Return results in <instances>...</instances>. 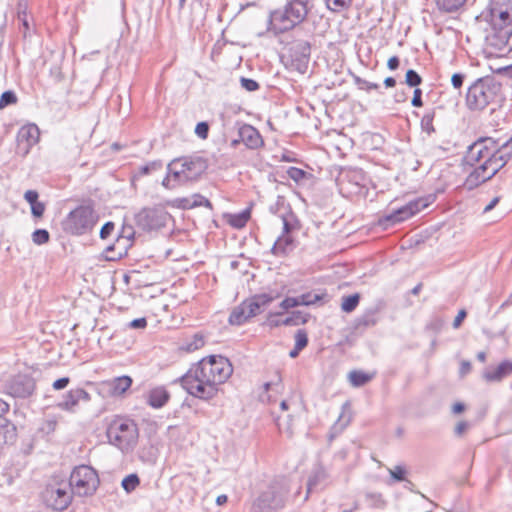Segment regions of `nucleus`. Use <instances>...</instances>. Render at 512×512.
<instances>
[{"label":"nucleus","instance_id":"nucleus-21","mask_svg":"<svg viewBox=\"0 0 512 512\" xmlns=\"http://www.w3.org/2000/svg\"><path fill=\"white\" fill-rule=\"evenodd\" d=\"M377 322V310L369 309L354 319L352 329L355 333L362 334L366 329L375 326Z\"/></svg>","mask_w":512,"mask_h":512},{"label":"nucleus","instance_id":"nucleus-61","mask_svg":"<svg viewBox=\"0 0 512 512\" xmlns=\"http://www.w3.org/2000/svg\"><path fill=\"white\" fill-rule=\"evenodd\" d=\"M443 325L444 321L439 317H435L426 325V328L438 332L441 330Z\"/></svg>","mask_w":512,"mask_h":512},{"label":"nucleus","instance_id":"nucleus-3","mask_svg":"<svg viewBox=\"0 0 512 512\" xmlns=\"http://www.w3.org/2000/svg\"><path fill=\"white\" fill-rule=\"evenodd\" d=\"M502 85L493 76L476 79L466 93V105L471 111H482L495 100Z\"/></svg>","mask_w":512,"mask_h":512},{"label":"nucleus","instance_id":"nucleus-9","mask_svg":"<svg viewBox=\"0 0 512 512\" xmlns=\"http://www.w3.org/2000/svg\"><path fill=\"white\" fill-rule=\"evenodd\" d=\"M68 484L74 494L81 497L91 496L98 488L99 477L92 467L79 465L72 470Z\"/></svg>","mask_w":512,"mask_h":512},{"label":"nucleus","instance_id":"nucleus-39","mask_svg":"<svg viewBox=\"0 0 512 512\" xmlns=\"http://www.w3.org/2000/svg\"><path fill=\"white\" fill-rule=\"evenodd\" d=\"M327 8L332 12H341L350 7L352 0H324Z\"/></svg>","mask_w":512,"mask_h":512},{"label":"nucleus","instance_id":"nucleus-28","mask_svg":"<svg viewBox=\"0 0 512 512\" xmlns=\"http://www.w3.org/2000/svg\"><path fill=\"white\" fill-rule=\"evenodd\" d=\"M280 218L283 222V234L289 235L299 226V221L291 209L285 213L280 214Z\"/></svg>","mask_w":512,"mask_h":512},{"label":"nucleus","instance_id":"nucleus-13","mask_svg":"<svg viewBox=\"0 0 512 512\" xmlns=\"http://www.w3.org/2000/svg\"><path fill=\"white\" fill-rule=\"evenodd\" d=\"M170 215L164 208H143L136 216V224L145 231L159 230L166 226Z\"/></svg>","mask_w":512,"mask_h":512},{"label":"nucleus","instance_id":"nucleus-60","mask_svg":"<svg viewBox=\"0 0 512 512\" xmlns=\"http://www.w3.org/2000/svg\"><path fill=\"white\" fill-rule=\"evenodd\" d=\"M280 308L283 310H289L294 307H298V300L295 297H286L280 304Z\"/></svg>","mask_w":512,"mask_h":512},{"label":"nucleus","instance_id":"nucleus-50","mask_svg":"<svg viewBox=\"0 0 512 512\" xmlns=\"http://www.w3.org/2000/svg\"><path fill=\"white\" fill-rule=\"evenodd\" d=\"M406 473V468L402 465H397L393 469H389L391 478L397 482L405 481Z\"/></svg>","mask_w":512,"mask_h":512},{"label":"nucleus","instance_id":"nucleus-47","mask_svg":"<svg viewBox=\"0 0 512 512\" xmlns=\"http://www.w3.org/2000/svg\"><path fill=\"white\" fill-rule=\"evenodd\" d=\"M295 346L297 349H304L308 345V334L305 329H298L295 333Z\"/></svg>","mask_w":512,"mask_h":512},{"label":"nucleus","instance_id":"nucleus-62","mask_svg":"<svg viewBox=\"0 0 512 512\" xmlns=\"http://www.w3.org/2000/svg\"><path fill=\"white\" fill-rule=\"evenodd\" d=\"M411 104L413 107H422L423 106L422 90L420 88L414 89Z\"/></svg>","mask_w":512,"mask_h":512},{"label":"nucleus","instance_id":"nucleus-4","mask_svg":"<svg viewBox=\"0 0 512 512\" xmlns=\"http://www.w3.org/2000/svg\"><path fill=\"white\" fill-rule=\"evenodd\" d=\"M106 435L110 444L123 451L132 449L137 445L139 431L133 420L116 417L108 424Z\"/></svg>","mask_w":512,"mask_h":512},{"label":"nucleus","instance_id":"nucleus-5","mask_svg":"<svg viewBox=\"0 0 512 512\" xmlns=\"http://www.w3.org/2000/svg\"><path fill=\"white\" fill-rule=\"evenodd\" d=\"M176 182L186 185L197 181L207 169V162L200 156L174 158L166 167Z\"/></svg>","mask_w":512,"mask_h":512},{"label":"nucleus","instance_id":"nucleus-30","mask_svg":"<svg viewBox=\"0 0 512 512\" xmlns=\"http://www.w3.org/2000/svg\"><path fill=\"white\" fill-rule=\"evenodd\" d=\"M437 8L445 13H452L459 10L467 0H435Z\"/></svg>","mask_w":512,"mask_h":512},{"label":"nucleus","instance_id":"nucleus-33","mask_svg":"<svg viewBox=\"0 0 512 512\" xmlns=\"http://www.w3.org/2000/svg\"><path fill=\"white\" fill-rule=\"evenodd\" d=\"M327 478V470L322 465L319 464L317 467H315L313 475L309 478L308 491H311L313 486L318 485L319 483L325 481Z\"/></svg>","mask_w":512,"mask_h":512},{"label":"nucleus","instance_id":"nucleus-31","mask_svg":"<svg viewBox=\"0 0 512 512\" xmlns=\"http://www.w3.org/2000/svg\"><path fill=\"white\" fill-rule=\"evenodd\" d=\"M436 111L434 108L427 110L421 119V130L428 136L435 132L433 121L435 118Z\"/></svg>","mask_w":512,"mask_h":512},{"label":"nucleus","instance_id":"nucleus-36","mask_svg":"<svg viewBox=\"0 0 512 512\" xmlns=\"http://www.w3.org/2000/svg\"><path fill=\"white\" fill-rule=\"evenodd\" d=\"M291 209L290 205L286 203L285 197L278 196L277 200L274 204L270 205L269 211L274 215H278L285 213Z\"/></svg>","mask_w":512,"mask_h":512},{"label":"nucleus","instance_id":"nucleus-46","mask_svg":"<svg viewBox=\"0 0 512 512\" xmlns=\"http://www.w3.org/2000/svg\"><path fill=\"white\" fill-rule=\"evenodd\" d=\"M173 207L182 209V210H189L196 208L195 202H192L191 197H181V198H175L172 201Z\"/></svg>","mask_w":512,"mask_h":512},{"label":"nucleus","instance_id":"nucleus-41","mask_svg":"<svg viewBox=\"0 0 512 512\" xmlns=\"http://www.w3.org/2000/svg\"><path fill=\"white\" fill-rule=\"evenodd\" d=\"M140 483V480H139V477L137 474H130V475H127L126 477H124V479L122 480V488L126 491V492H131L133 490H135V488L139 485Z\"/></svg>","mask_w":512,"mask_h":512},{"label":"nucleus","instance_id":"nucleus-17","mask_svg":"<svg viewBox=\"0 0 512 512\" xmlns=\"http://www.w3.org/2000/svg\"><path fill=\"white\" fill-rule=\"evenodd\" d=\"M39 128L35 124L23 126L17 135L18 150L23 156L27 155L33 145L39 141Z\"/></svg>","mask_w":512,"mask_h":512},{"label":"nucleus","instance_id":"nucleus-34","mask_svg":"<svg viewBox=\"0 0 512 512\" xmlns=\"http://www.w3.org/2000/svg\"><path fill=\"white\" fill-rule=\"evenodd\" d=\"M360 302V294L354 293L348 296L342 297L341 309L343 312L351 313L353 312Z\"/></svg>","mask_w":512,"mask_h":512},{"label":"nucleus","instance_id":"nucleus-64","mask_svg":"<svg viewBox=\"0 0 512 512\" xmlns=\"http://www.w3.org/2000/svg\"><path fill=\"white\" fill-rule=\"evenodd\" d=\"M69 383H70L69 377H62V378L55 380L52 384V387L55 390H62V389H65L69 385Z\"/></svg>","mask_w":512,"mask_h":512},{"label":"nucleus","instance_id":"nucleus-19","mask_svg":"<svg viewBox=\"0 0 512 512\" xmlns=\"http://www.w3.org/2000/svg\"><path fill=\"white\" fill-rule=\"evenodd\" d=\"M512 374V361L504 360L496 367H488L483 372V379L487 382H501Z\"/></svg>","mask_w":512,"mask_h":512},{"label":"nucleus","instance_id":"nucleus-25","mask_svg":"<svg viewBox=\"0 0 512 512\" xmlns=\"http://www.w3.org/2000/svg\"><path fill=\"white\" fill-rule=\"evenodd\" d=\"M132 382V378L128 375L116 377L109 383L110 393L113 396H120L131 387Z\"/></svg>","mask_w":512,"mask_h":512},{"label":"nucleus","instance_id":"nucleus-52","mask_svg":"<svg viewBox=\"0 0 512 512\" xmlns=\"http://www.w3.org/2000/svg\"><path fill=\"white\" fill-rule=\"evenodd\" d=\"M240 83L242 88H244L248 92L257 91L260 88L259 83L251 78L241 77Z\"/></svg>","mask_w":512,"mask_h":512},{"label":"nucleus","instance_id":"nucleus-40","mask_svg":"<svg viewBox=\"0 0 512 512\" xmlns=\"http://www.w3.org/2000/svg\"><path fill=\"white\" fill-rule=\"evenodd\" d=\"M18 97L13 90L4 91L0 96V110L16 104Z\"/></svg>","mask_w":512,"mask_h":512},{"label":"nucleus","instance_id":"nucleus-11","mask_svg":"<svg viewBox=\"0 0 512 512\" xmlns=\"http://www.w3.org/2000/svg\"><path fill=\"white\" fill-rule=\"evenodd\" d=\"M73 491L69 484H48L42 492V498L47 507L56 511H64L72 501Z\"/></svg>","mask_w":512,"mask_h":512},{"label":"nucleus","instance_id":"nucleus-35","mask_svg":"<svg viewBox=\"0 0 512 512\" xmlns=\"http://www.w3.org/2000/svg\"><path fill=\"white\" fill-rule=\"evenodd\" d=\"M14 431V425L5 417V414L0 415V445L6 443L8 434H13Z\"/></svg>","mask_w":512,"mask_h":512},{"label":"nucleus","instance_id":"nucleus-15","mask_svg":"<svg viewBox=\"0 0 512 512\" xmlns=\"http://www.w3.org/2000/svg\"><path fill=\"white\" fill-rule=\"evenodd\" d=\"M491 27L512 26V0L495 3L490 9Z\"/></svg>","mask_w":512,"mask_h":512},{"label":"nucleus","instance_id":"nucleus-55","mask_svg":"<svg viewBox=\"0 0 512 512\" xmlns=\"http://www.w3.org/2000/svg\"><path fill=\"white\" fill-rule=\"evenodd\" d=\"M287 174L292 180L296 182H299L306 177V172L303 169L297 167H290L287 170Z\"/></svg>","mask_w":512,"mask_h":512},{"label":"nucleus","instance_id":"nucleus-32","mask_svg":"<svg viewBox=\"0 0 512 512\" xmlns=\"http://www.w3.org/2000/svg\"><path fill=\"white\" fill-rule=\"evenodd\" d=\"M372 376L361 370H353L349 373V380L354 387H361L367 384Z\"/></svg>","mask_w":512,"mask_h":512},{"label":"nucleus","instance_id":"nucleus-2","mask_svg":"<svg viewBox=\"0 0 512 512\" xmlns=\"http://www.w3.org/2000/svg\"><path fill=\"white\" fill-rule=\"evenodd\" d=\"M312 8L310 0H287L283 9L270 12L271 29L275 33H284L296 28L305 21Z\"/></svg>","mask_w":512,"mask_h":512},{"label":"nucleus","instance_id":"nucleus-51","mask_svg":"<svg viewBox=\"0 0 512 512\" xmlns=\"http://www.w3.org/2000/svg\"><path fill=\"white\" fill-rule=\"evenodd\" d=\"M209 129H210V126L208 124V122L206 121H201V122H198L196 124V127H195V134L202 140H205L208 138V135H209Z\"/></svg>","mask_w":512,"mask_h":512},{"label":"nucleus","instance_id":"nucleus-18","mask_svg":"<svg viewBox=\"0 0 512 512\" xmlns=\"http://www.w3.org/2000/svg\"><path fill=\"white\" fill-rule=\"evenodd\" d=\"M238 135L248 149L256 150L264 145L260 132L250 124H242L238 129Z\"/></svg>","mask_w":512,"mask_h":512},{"label":"nucleus","instance_id":"nucleus-22","mask_svg":"<svg viewBox=\"0 0 512 512\" xmlns=\"http://www.w3.org/2000/svg\"><path fill=\"white\" fill-rule=\"evenodd\" d=\"M490 180L489 171L487 165L482 162L478 167H475L473 171L469 173L466 178L465 185L469 189H473Z\"/></svg>","mask_w":512,"mask_h":512},{"label":"nucleus","instance_id":"nucleus-59","mask_svg":"<svg viewBox=\"0 0 512 512\" xmlns=\"http://www.w3.org/2000/svg\"><path fill=\"white\" fill-rule=\"evenodd\" d=\"M465 74L454 73L451 77V84L455 89H460L463 86L465 80Z\"/></svg>","mask_w":512,"mask_h":512},{"label":"nucleus","instance_id":"nucleus-20","mask_svg":"<svg viewBox=\"0 0 512 512\" xmlns=\"http://www.w3.org/2000/svg\"><path fill=\"white\" fill-rule=\"evenodd\" d=\"M491 28L492 30L487 36L489 44L500 51L504 50L512 36V26Z\"/></svg>","mask_w":512,"mask_h":512},{"label":"nucleus","instance_id":"nucleus-38","mask_svg":"<svg viewBox=\"0 0 512 512\" xmlns=\"http://www.w3.org/2000/svg\"><path fill=\"white\" fill-rule=\"evenodd\" d=\"M162 168H163V161L162 160H154L145 165L140 166L138 175H140V176L149 175L153 172L161 170Z\"/></svg>","mask_w":512,"mask_h":512},{"label":"nucleus","instance_id":"nucleus-56","mask_svg":"<svg viewBox=\"0 0 512 512\" xmlns=\"http://www.w3.org/2000/svg\"><path fill=\"white\" fill-rule=\"evenodd\" d=\"M115 224L112 221L106 222L100 229L99 236L101 239L105 240L108 237L111 236L112 232L114 231Z\"/></svg>","mask_w":512,"mask_h":512},{"label":"nucleus","instance_id":"nucleus-42","mask_svg":"<svg viewBox=\"0 0 512 512\" xmlns=\"http://www.w3.org/2000/svg\"><path fill=\"white\" fill-rule=\"evenodd\" d=\"M405 83L409 87L418 88V86L422 83V77L414 69H409L405 75Z\"/></svg>","mask_w":512,"mask_h":512},{"label":"nucleus","instance_id":"nucleus-44","mask_svg":"<svg viewBox=\"0 0 512 512\" xmlns=\"http://www.w3.org/2000/svg\"><path fill=\"white\" fill-rule=\"evenodd\" d=\"M50 240V234L46 229H36L32 233V241L36 245H43L48 243Z\"/></svg>","mask_w":512,"mask_h":512},{"label":"nucleus","instance_id":"nucleus-10","mask_svg":"<svg viewBox=\"0 0 512 512\" xmlns=\"http://www.w3.org/2000/svg\"><path fill=\"white\" fill-rule=\"evenodd\" d=\"M436 200L435 194H429L424 197H419L417 199L409 201L407 204L391 211L389 214L385 215L383 220L381 221L383 224H396L400 223L412 216L421 210L427 208Z\"/></svg>","mask_w":512,"mask_h":512},{"label":"nucleus","instance_id":"nucleus-26","mask_svg":"<svg viewBox=\"0 0 512 512\" xmlns=\"http://www.w3.org/2000/svg\"><path fill=\"white\" fill-rule=\"evenodd\" d=\"M251 217V207H247L239 213L228 214L227 222L235 229H242L246 226L247 222Z\"/></svg>","mask_w":512,"mask_h":512},{"label":"nucleus","instance_id":"nucleus-63","mask_svg":"<svg viewBox=\"0 0 512 512\" xmlns=\"http://www.w3.org/2000/svg\"><path fill=\"white\" fill-rule=\"evenodd\" d=\"M128 326L132 329H144L147 327V319L145 317L136 318L129 322Z\"/></svg>","mask_w":512,"mask_h":512},{"label":"nucleus","instance_id":"nucleus-1","mask_svg":"<svg viewBox=\"0 0 512 512\" xmlns=\"http://www.w3.org/2000/svg\"><path fill=\"white\" fill-rule=\"evenodd\" d=\"M232 373L233 367L228 358L210 355L193 364L173 383H180L189 395L207 401L217 395L219 386L225 383Z\"/></svg>","mask_w":512,"mask_h":512},{"label":"nucleus","instance_id":"nucleus-54","mask_svg":"<svg viewBox=\"0 0 512 512\" xmlns=\"http://www.w3.org/2000/svg\"><path fill=\"white\" fill-rule=\"evenodd\" d=\"M192 202H195L196 207L204 206L209 209H213V205L210 200L199 193H195L191 196Z\"/></svg>","mask_w":512,"mask_h":512},{"label":"nucleus","instance_id":"nucleus-6","mask_svg":"<svg viewBox=\"0 0 512 512\" xmlns=\"http://www.w3.org/2000/svg\"><path fill=\"white\" fill-rule=\"evenodd\" d=\"M99 220L96 211L90 205H80L70 211L62 221L65 233L81 236L90 233Z\"/></svg>","mask_w":512,"mask_h":512},{"label":"nucleus","instance_id":"nucleus-48","mask_svg":"<svg viewBox=\"0 0 512 512\" xmlns=\"http://www.w3.org/2000/svg\"><path fill=\"white\" fill-rule=\"evenodd\" d=\"M484 162L487 165L490 179H492L503 168L499 163L496 162L494 154Z\"/></svg>","mask_w":512,"mask_h":512},{"label":"nucleus","instance_id":"nucleus-14","mask_svg":"<svg viewBox=\"0 0 512 512\" xmlns=\"http://www.w3.org/2000/svg\"><path fill=\"white\" fill-rule=\"evenodd\" d=\"M35 387V381L31 376L19 374L8 383L7 392L15 398H27L33 394Z\"/></svg>","mask_w":512,"mask_h":512},{"label":"nucleus","instance_id":"nucleus-43","mask_svg":"<svg viewBox=\"0 0 512 512\" xmlns=\"http://www.w3.org/2000/svg\"><path fill=\"white\" fill-rule=\"evenodd\" d=\"M204 338L201 334H195L191 341L185 343L183 349L187 352H193L198 350L204 345Z\"/></svg>","mask_w":512,"mask_h":512},{"label":"nucleus","instance_id":"nucleus-7","mask_svg":"<svg viewBox=\"0 0 512 512\" xmlns=\"http://www.w3.org/2000/svg\"><path fill=\"white\" fill-rule=\"evenodd\" d=\"M273 301L274 297L269 293L255 294L236 306L232 310L228 321L231 325L240 326L264 312Z\"/></svg>","mask_w":512,"mask_h":512},{"label":"nucleus","instance_id":"nucleus-8","mask_svg":"<svg viewBox=\"0 0 512 512\" xmlns=\"http://www.w3.org/2000/svg\"><path fill=\"white\" fill-rule=\"evenodd\" d=\"M310 34L306 39H293L287 46V54L283 56L285 65L292 70L301 74L306 73L311 56V39Z\"/></svg>","mask_w":512,"mask_h":512},{"label":"nucleus","instance_id":"nucleus-53","mask_svg":"<svg viewBox=\"0 0 512 512\" xmlns=\"http://www.w3.org/2000/svg\"><path fill=\"white\" fill-rule=\"evenodd\" d=\"M161 184L163 187H165L166 189H169V190H172V189H175L176 187L182 186L181 183H178L174 180L173 175L170 172V170H167L166 176L162 180Z\"/></svg>","mask_w":512,"mask_h":512},{"label":"nucleus","instance_id":"nucleus-27","mask_svg":"<svg viewBox=\"0 0 512 512\" xmlns=\"http://www.w3.org/2000/svg\"><path fill=\"white\" fill-rule=\"evenodd\" d=\"M493 154L496 158V162L499 163L502 167H504L512 157L511 138H509L506 142H504L501 145L497 142L496 152H494Z\"/></svg>","mask_w":512,"mask_h":512},{"label":"nucleus","instance_id":"nucleus-29","mask_svg":"<svg viewBox=\"0 0 512 512\" xmlns=\"http://www.w3.org/2000/svg\"><path fill=\"white\" fill-rule=\"evenodd\" d=\"M309 318L310 314L297 310L293 311L288 317L283 319L281 323L283 326H298L307 323Z\"/></svg>","mask_w":512,"mask_h":512},{"label":"nucleus","instance_id":"nucleus-57","mask_svg":"<svg viewBox=\"0 0 512 512\" xmlns=\"http://www.w3.org/2000/svg\"><path fill=\"white\" fill-rule=\"evenodd\" d=\"M134 235H135V231L132 226L123 225L117 241L119 242L121 238H126L128 241H130L134 238Z\"/></svg>","mask_w":512,"mask_h":512},{"label":"nucleus","instance_id":"nucleus-45","mask_svg":"<svg viewBox=\"0 0 512 512\" xmlns=\"http://www.w3.org/2000/svg\"><path fill=\"white\" fill-rule=\"evenodd\" d=\"M298 300V306H309L317 301L321 300V296L318 294L304 293L300 296L295 297Z\"/></svg>","mask_w":512,"mask_h":512},{"label":"nucleus","instance_id":"nucleus-37","mask_svg":"<svg viewBox=\"0 0 512 512\" xmlns=\"http://www.w3.org/2000/svg\"><path fill=\"white\" fill-rule=\"evenodd\" d=\"M365 501L371 508H382L385 505L382 495L376 492H367L365 494Z\"/></svg>","mask_w":512,"mask_h":512},{"label":"nucleus","instance_id":"nucleus-49","mask_svg":"<svg viewBox=\"0 0 512 512\" xmlns=\"http://www.w3.org/2000/svg\"><path fill=\"white\" fill-rule=\"evenodd\" d=\"M354 83L358 86L359 89L366 90V91L377 90V89L380 88L379 84L373 83V82H369V81H367L365 79H362L359 76H355L354 77Z\"/></svg>","mask_w":512,"mask_h":512},{"label":"nucleus","instance_id":"nucleus-16","mask_svg":"<svg viewBox=\"0 0 512 512\" xmlns=\"http://www.w3.org/2000/svg\"><path fill=\"white\" fill-rule=\"evenodd\" d=\"M90 394L83 388L70 389L62 396V400L57 403V407L69 413H75L80 401L89 402Z\"/></svg>","mask_w":512,"mask_h":512},{"label":"nucleus","instance_id":"nucleus-58","mask_svg":"<svg viewBox=\"0 0 512 512\" xmlns=\"http://www.w3.org/2000/svg\"><path fill=\"white\" fill-rule=\"evenodd\" d=\"M30 207H31V214L34 217L40 218L43 216L44 211H45L44 203L37 201L36 203L32 204Z\"/></svg>","mask_w":512,"mask_h":512},{"label":"nucleus","instance_id":"nucleus-24","mask_svg":"<svg viewBox=\"0 0 512 512\" xmlns=\"http://www.w3.org/2000/svg\"><path fill=\"white\" fill-rule=\"evenodd\" d=\"M292 249L293 238L289 235L282 234L273 244L271 252L277 257H285L292 251Z\"/></svg>","mask_w":512,"mask_h":512},{"label":"nucleus","instance_id":"nucleus-12","mask_svg":"<svg viewBox=\"0 0 512 512\" xmlns=\"http://www.w3.org/2000/svg\"><path fill=\"white\" fill-rule=\"evenodd\" d=\"M497 140L492 137H480L470 144L463 157V162L475 167L477 163L484 162L496 152Z\"/></svg>","mask_w":512,"mask_h":512},{"label":"nucleus","instance_id":"nucleus-23","mask_svg":"<svg viewBox=\"0 0 512 512\" xmlns=\"http://www.w3.org/2000/svg\"><path fill=\"white\" fill-rule=\"evenodd\" d=\"M170 399L169 392L164 387H156L149 391L147 403L155 409L162 408Z\"/></svg>","mask_w":512,"mask_h":512}]
</instances>
